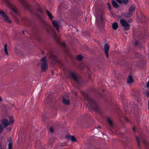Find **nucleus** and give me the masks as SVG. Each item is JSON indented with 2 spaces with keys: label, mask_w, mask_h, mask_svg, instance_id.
Wrapping results in <instances>:
<instances>
[{
  "label": "nucleus",
  "mask_w": 149,
  "mask_h": 149,
  "mask_svg": "<svg viewBox=\"0 0 149 149\" xmlns=\"http://www.w3.org/2000/svg\"><path fill=\"white\" fill-rule=\"evenodd\" d=\"M85 97L91 108L96 111H98L100 110V106L96 104L92 99L86 95H85Z\"/></svg>",
  "instance_id": "obj_1"
},
{
  "label": "nucleus",
  "mask_w": 149,
  "mask_h": 149,
  "mask_svg": "<svg viewBox=\"0 0 149 149\" xmlns=\"http://www.w3.org/2000/svg\"><path fill=\"white\" fill-rule=\"evenodd\" d=\"M135 6L134 5H131L129 9V12L127 13H121V15L124 17L129 18H130L132 15L133 12L135 10Z\"/></svg>",
  "instance_id": "obj_2"
},
{
  "label": "nucleus",
  "mask_w": 149,
  "mask_h": 149,
  "mask_svg": "<svg viewBox=\"0 0 149 149\" xmlns=\"http://www.w3.org/2000/svg\"><path fill=\"white\" fill-rule=\"evenodd\" d=\"M46 58V57L45 56L42 58L40 61L41 62V71L42 72H45L47 70L48 68L47 60Z\"/></svg>",
  "instance_id": "obj_3"
},
{
  "label": "nucleus",
  "mask_w": 149,
  "mask_h": 149,
  "mask_svg": "<svg viewBox=\"0 0 149 149\" xmlns=\"http://www.w3.org/2000/svg\"><path fill=\"white\" fill-rule=\"evenodd\" d=\"M70 75L74 81L77 83L79 82L80 80V77L79 75L77 73L71 72H70Z\"/></svg>",
  "instance_id": "obj_4"
},
{
  "label": "nucleus",
  "mask_w": 149,
  "mask_h": 149,
  "mask_svg": "<svg viewBox=\"0 0 149 149\" xmlns=\"http://www.w3.org/2000/svg\"><path fill=\"white\" fill-rule=\"evenodd\" d=\"M120 22L122 26L124 28L125 31L129 30L130 29V25L123 19H121Z\"/></svg>",
  "instance_id": "obj_5"
},
{
  "label": "nucleus",
  "mask_w": 149,
  "mask_h": 149,
  "mask_svg": "<svg viewBox=\"0 0 149 149\" xmlns=\"http://www.w3.org/2000/svg\"><path fill=\"white\" fill-rule=\"evenodd\" d=\"M49 54V57L52 59L55 62L58 63H60L59 60L57 58L56 56L54 54L52 51H50Z\"/></svg>",
  "instance_id": "obj_6"
},
{
  "label": "nucleus",
  "mask_w": 149,
  "mask_h": 149,
  "mask_svg": "<svg viewBox=\"0 0 149 149\" xmlns=\"http://www.w3.org/2000/svg\"><path fill=\"white\" fill-rule=\"evenodd\" d=\"M104 52L107 58H109L108 52L109 49V46L107 43L104 44Z\"/></svg>",
  "instance_id": "obj_7"
},
{
  "label": "nucleus",
  "mask_w": 149,
  "mask_h": 149,
  "mask_svg": "<svg viewBox=\"0 0 149 149\" xmlns=\"http://www.w3.org/2000/svg\"><path fill=\"white\" fill-rule=\"evenodd\" d=\"M52 21L54 26L56 28L58 32H59V28L60 27L59 22L57 21L53 20H52Z\"/></svg>",
  "instance_id": "obj_8"
},
{
  "label": "nucleus",
  "mask_w": 149,
  "mask_h": 149,
  "mask_svg": "<svg viewBox=\"0 0 149 149\" xmlns=\"http://www.w3.org/2000/svg\"><path fill=\"white\" fill-rule=\"evenodd\" d=\"M137 65L141 69H143L145 67V63L143 60H139L137 63Z\"/></svg>",
  "instance_id": "obj_9"
},
{
  "label": "nucleus",
  "mask_w": 149,
  "mask_h": 149,
  "mask_svg": "<svg viewBox=\"0 0 149 149\" xmlns=\"http://www.w3.org/2000/svg\"><path fill=\"white\" fill-rule=\"evenodd\" d=\"M69 96H67V97L65 96H63L62 99V102L63 103L67 105H69L70 104V102L69 100L67 99V98H68L69 97Z\"/></svg>",
  "instance_id": "obj_10"
},
{
  "label": "nucleus",
  "mask_w": 149,
  "mask_h": 149,
  "mask_svg": "<svg viewBox=\"0 0 149 149\" xmlns=\"http://www.w3.org/2000/svg\"><path fill=\"white\" fill-rule=\"evenodd\" d=\"M99 14L100 15V23L102 24H103L104 23V18L103 15L104 14V11L103 10H100Z\"/></svg>",
  "instance_id": "obj_11"
},
{
  "label": "nucleus",
  "mask_w": 149,
  "mask_h": 149,
  "mask_svg": "<svg viewBox=\"0 0 149 149\" xmlns=\"http://www.w3.org/2000/svg\"><path fill=\"white\" fill-rule=\"evenodd\" d=\"M2 124L3 125L4 128L7 127L9 125V122L8 120L6 119H3L1 120Z\"/></svg>",
  "instance_id": "obj_12"
},
{
  "label": "nucleus",
  "mask_w": 149,
  "mask_h": 149,
  "mask_svg": "<svg viewBox=\"0 0 149 149\" xmlns=\"http://www.w3.org/2000/svg\"><path fill=\"white\" fill-rule=\"evenodd\" d=\"M8 149H12L13 143L12 138L11 137H9L8 139Z\"/></svg>",
  "instance_id": "obj_13"
},
{
  "label": "nucleus",
  "mask_w": 149,
  "mask_h": 149,
  "mask_svg": "<svg viewBox=\"0 0 149 149\" xmlns=\"http://www.w3.org/2000/svg\"><path fill=\"white\" fill-rule=\"evenodd\" d=\"M4 21L6 22H9V23H11V21L9 19L8 17V16L6 14L3 17L2 19Z\"/></svg>",
  "instance_id": "obj_14"
},
{
  "label": "nucleus",
  "mask_w": 149,
  "mask_h": 149,
  "mask_svg": "<svg viewBox=\"0 0 149 149\" xmlns=\"http://www.w3.org/2000/svg\"><path fill=\"white\" fill-rule=\"evenodd\" d=\"M134 82L132 76L129 75L127 79V82L128 84H132Z\"/></svg>",
  "instance_id": "obj_15"
},
{
  "label": "nucleus",
  "mask_w": 149,
  "mask_h": 149,
  "mask_svg": "<svg viewBox=\"0 0 149 149\" xmlns=\"http://www.w3.org/2000/svg\"><path fill=\"white\" fill-rule=\"evenodd\" d=\"M107 120L110 127L113 128V120L110 118H108L107 119Z\"/></svg>",
  "instance_id": "obj_16"
},
{
  "label": "nucleus",
  "mask_w": 149,
  "mask_h": 149,
  "mask_svg": "<svg viewBox=\"0 0 149 149\" xmlns=\"http://www.w3.org/2000/svg\"><path fill=\"white\" fill-rule=\"evenodd\" d=\"M112 27L113 29L116 30L118 27V25L116 22H115L112 24Z\"/></svg>",
  "instance_id": "obj_17"
},
{
  "label": "nucleus",
  "mask_w": 149,
  "mask_h": 149,
  "mask_svg": "<svg viewBox=\"0 0 149 149\" xmlns=\"http://www.w3.org/2000/svg\"><path fill=\"white\" fill-rule=\"evenodd\" d=\"M4 49L6 55L7 56H8L9 54L8 51L7 45L6 43L4 45Z\"/></svg>",
  "instance_id": "obj_18"
},
{
  "label": "nucleus",
  "mask_w": 149,
  "mask_h": 149,
  "mask_svg": "<svg viewBox=\"0 0 149 149\" xmlns=\"http://www.w3.org/2000/svg\"><path fill=\"white\" fill-rule=\"evenodd\" d=\"M112 3L114 7L115 8H117L119 6L118 4L114 0H112Z\"/></svg>",
  "instance_id": "obj_19"
},
{
  "label": "nucleus",
  "mask_w": 149,
  "mask_h": 149,
  "mask_svg": "<svg viewBox=\"0 0 149 149\" xmlns=\"http://www.w3.org/2000/svg\"><path fill=\"white\" fill-rule=\"evenodd\" d=\"M83 56L81 54L77 55L76 57V59L78 61H81L83 59Z\"/></svg>",
  "instance_id": "obj_20"
},
{
  "label": "nucleus",
  "mask_w": 149,
  "mask_h": 149,
  "mask_svg": "<svg viewBox=\"0 0 149 149\" xmlns=\"http://www.w3.org/2000/svg\"><path fill=\"white\" fill-rule=\"evenodd\" d=\"M46 12L48 16L49 17L50 19L52 20V19L54 18V17L52 15L51 13L47 10H46Z\"/></svg>",
  "instance_id": "obj_21"
},
{
  "label": "nucleus",
  "mask_w": 149,
  "mask_h": 149,
  "mask_svg": "<svg viewBox=\"0 0 149 149\" xmlns=\"http://www.w3.org/2000/svg\"><path fill=\"white\" fill-rule=\"evenodd\" d=\"M143 142L146 145V149H149V142L146 140H144Z\"/></svg>",
  "instance_id": "obj_22"
},
{
  "label": "nucleus",
  "mask_w": 149,
  "mask_h": 149,
  "mask_svg": "<svg viewBox=\"0 0 149 149\" xmlns=\"http://www.w3.org/2000/svg\"><path fill=\"white\" fill-rule=\"evenodd\" d=\"M6 14L3 10H0V17L1 19H2Z\"/></svg>",
  "instance_id": "obj_23"
},
{
  "label": "nucleus",
  "mask_w": 149,
  "mask_h": 149,
  "mask_svg": "<svg viewBox=\"0 0 149 149\" xmlns=\"http://www.w3.org/2000/svg\"><path fill=\"white\" fill-rule=\"evenodd\" d=\"M136 141L137 143V144L138 147H140V139L137 136H135Z\"/></svg>",
  "instance_id": "obj_24"
},
{
  "label": "nucleus",
  "mask_w": 149,
  "mask_h": 149,
  "mask_svg": "<svg viewBox=\"0 0 149 149\" xmlns=\"http://www.w3.org/2000/svg\"><path fill=\"white\" fill-rule=\"evenodd\" d=\"M69 140H71L72 141H76L77 140L74 136H72L70 138Z\"/></svg>",
  "instance_id": "obj_25"
},
{
  "label": "nucleus",
  "mask_w": 149,
  "mask_h": 149,
  "mask_svg": "<svg viewBox=\"0 0 149 149\" xmlns=\"http://www.w3.org/2000/svg\"><path fill=\"white\" fill-rule=\"evenodd\" d=\"M9 125L12 123V124L14 122V120L13 117H10V118Z\"/></svg>",
  "instance_id": "obj_26"
},
{
  "label": "nucleus",
  "mask_w": 149,
  "mask_h": 149,
  "mask_svg": "<svg viewBox=\"0 0 149 149\" xmlns=\"http://www.w3.org/2000/svg\"><path fill=\"white\" fill-rule=\"evenodd\" d=\"M3 129V128L2 124L0 123V134L2 132Z\"/></svg>",
  "instance_id": "obj_27"
},
{
  "label": "nucleus",
  "mask_w": 149,
  "mask_h": 149,
  "mask_svg": "<svg viewBox=\"0 0 149 149\" xmlns=\"http://www.w3.org/2000/svg\"><path fill=\"white\" fill-rule=\"evenodd\" d=\"M24 6L26 7V3L24 2V0H18Z\"/></svg>",
  "instance_id": "obj_28"
},
{
  "label": "nucleus",
  "mask_w": 149,
  "mask_h": 149,
  "mask_svg": "<svg viewBox=\"0 0 149 149\" xmlns=\"http://www.w3.org/2000/svg\"><path fill=\"white\" fill-rule=\"evenodd\" d=\"M15 52L17 54H18L19 53V50L18 49V47H15Z\"/></svg>",
  "instance_id": "obj_29"
},
{
  "label": "nucleus",
  "mask_w": 149,
  "mask_h": 149,
  "mask_svg": "<svg viewBox=\"0 0 149 149\" xmlns=\"http://www.w3.org/2000/svg\"><path fill=\"white\" fill-rule=\"evenodd\" d=\"M11 10H12V11L15 13L16 14H17V10L15 8H11Z\"/></svg>",
  "instance_id": "obj_30"
},
{
  "label": "nucleus",
  "mask_w": 149,
  "mask_h": 149,
  "mask_svg": "<svg viewBox=\"0 0 149 149\" xmlns=\"http://www.w3.org/2000/svg\"><path fill=\"white\" fill-rule=\"evenodd\" d=\"M55 40L58 44L60 43V38H58L56 37L55 38Z\"/></svg>",
  "instance_id": "obj_31"
},
{
  "label": "nucleus",
  "mask_w": 149,
  "mask_h": 149,
  "mask_svg": "<svg viewBox=\"0 0 149 149\" xmlns=\"http://www.w3.org/2000/svg\"><path fill=\"white\" fill-rule=\"evenodd\" d=\"M72 136L69 135V134H67L65 136V137L67 139L69 140L70 139V138Z\"/></svg>",
  "instance_id": "obj_32"
},
{
  "label": "nucleus",
  "mask_w": 149,
  "mask_h": 149,
  "mask_svg": "<svg viewBox=\"0 0 149 149\" xmlns=\"http://www.w3.org/2000/svg\"><path fill=\"white\" fill-rule=\"evenodd\" d=\"M4 1L7 3L10 6H11V4L9 2L8 0H3Z\"/></svg>",
  "instance_id": "obj_33"
},
{
  "label": "nucleus",
  "mask_w": 149,
  "mask_h": 149,
  "mask_svg": "<svg viewBox=\"0 0 149 149\" xmlns=\"http://www.w3.org/2000/svg\"><path fill=\"white\" fill-rule=\"evenodd\" d=\"M49 131L51 133H52L54 132V129L52 127H50L49 129Z\"/></svg>",
  "instance_id": "obj_34"
},
{
  "label": "nucleus",
  "mask_w": 149,
  "mask_h": 149,
  "mask_svg": "<svg viewBox=\"0 0 149 149\" xmlns=\"http://www.w3.org/2000/svg\"><path fill=\"white\" fill-rule=\"evenodd\" d=\"M38 12H39L41 14H42V9L40 8H38Z\"/></svg>",
  "instance_id": "obj_35"
},
{
  "label": "nucleus",
  "mask_w": 149,
  "mask_h": 149,
  "mask_svg": "<svg viewBox=\"0 0 149 149\" xmlns=\"http://www.w3.org/2000/svg\"><path fill=\"white\" fill-rule=\"evenodd\" d=\"M122 0V2H123L125 4H127L128 0Z\"/></svg>",
  "instance_id": "obj_36"
},
{
  "label": "nucleus",
  "mask_w": 149,
  "mask_h": 149,
  "mask_svg": "<svg viewBox=\"0 0 149 149\" xmlns=\"http://www.w3.org/2000/svg\"><path fill=\"white\" fill-rule=\"evenodd\" d=\"M133 21V20L132 19H130L128 20V23H131Z\"/></svg>",
  "instance_id": "obj_37"
},
{
  "label": "nucleus",
  "mask_w": 149,
  "mask_h": 149,
  "mask_svg": "<svg viewBox=\"0 0 149 149\" xmlns=\"http://www.w3.org/2000/svg\"><path fill=\"white\" fill-rule=\"evenodd\" d=\"M107 5L108 6L109 9V10H111V7L110 5V4L109 3H108Z\"/></svg>",
  "instance_id": "obj_38"
},
{
  "label": "nucleus",
  "mask_w": 149,
  "mask_h": 149,
  "mask_svg": "<svg viewBox=\"0 0 149 149\" xmlns=\"http://www.w3.org/2000/svg\"><path fill=\"white\" fill-rule=\"evenodd\" d=\"M146 87L149 89V81L147 82Z\"/></svg>",
  "instance_id": "obj_39"
},
{
  "label": "nucleus",
  "mask_w": 149,
  "mask_h": 149,
  "mask_svg": "<svg viewBox=\"0 0 149 149\" xmlns=\"http://www.w3.org/2000/svg\"><path fill=\"white\" fill-rule=\"evenodd\" d=\"M49 142L50 143V144H52L54 142L53 141H52L51 139H50L49 140Z\"/></svg>",
  "instance_id": "obj_40"
},
{
  "label": "nucleus",
  "mask_w": 149,
  "mask_h": 149,
  "mask_svg": "<svg viewBox=\"0 0 149 149\" xmlns=\"http://www.w3.org/2000/svg\"><path fill=\"white\" fill-rule=\"evenodd\" d=\"M117 1L120 3H122V1L121 0H116Z\"/></svg>",
  "instance_id": "obj_41"
},
{
  "label": "nucleus",
  "mask_w": 149,
  "mask_h": 149,
  "mask_svg": "<svg viewBox=\"0 0 149 149\" xmlns=\"http://www.w3.org/2000/svg\"><path fill=\"white\" fill-rule=\"evenodd\" d=\"M139 42L138 41H136L135 42L134 44L136 45H137L139 44Z\"/></svg>",
  "instance_id": "obj_42"
},
{
  "label": "nucleus",
  "mask_w": 149,
  "mask_h": 149,
  "mask_svg": "<svg viewBox=\"0 0 149 149\" xmlns=\"http://www.w3.org/2000/svg\"><path fill=\"white\" fill-rule=\"evenodd\" d=\"M6 129L8 130L9 131H10L11 130V127H8V128H7Z\"/></svg>",
  "instance_id": "obj_43"
},
{
  "label": "nucleus",
  "mask_w": 149,
  "mask_h": 149,
  "mask_svg": "<svg viewBox=\"0 0 149 149\" xmlns=\"http://www.w3.org/2000/svg\"><path fill=\"white\" fill-rule=\"evenodd\" d=\"M147 95L148 97H149V92L148 91H147Z\"/></svg>",
  "instance_id": "obj_44"
},
{
  "label": "nucleus",
  "mask_w": 149,
  "mask_h": 149,
  "mask_svg": "<svg viewBox=\"0 0 149 149\" xmlns=\"http://www.w3.org/2000/svg\"><path fill=\"white\" fill-rule=\"evenodd\" d=\"M46 30L47 31V32L48 33H49V30L47 29V28H46Z\"/></svg>",
  "instance_id": "obj_45"
},
{
  "label": "nucleus",
  "mask_w": 149,
  "mask_h": 149,
  "mask_svg": "<svg viewBox=\"0 0 149 149\" xmlns=\"http://www.w3.org/2000/svg\"><path fill=\"white\" fill-rule=\"evenodd\" d=\"M133 130L134 132L135 131L136 129L135 127H134L133 128Z\"/></svg>",
  "instance_id": "obj_46"
},
{
  "label": "nucleus",
  "mask_w": 149,
  "mask_h": 149,
  "mask_svg": "<svg viewBox=\"0 0 149 149\" xmlns=\"http://www.w3.org/2000/svg\"><path fill=\"white\" fill-rule=\"evenodd\" d=\"M2 101V99L1 97L0 96V102H1Z\"/></svg>",
  "instance_id": "obj_47"
},
{
  "label": "nucleus",
  "mask_w": 149,
  "mask_h": 149,
  "mask_svg": "<svg viewBox=\"0 0 149 149\" xmlns=\"http://www.w3.org/2000/svg\"><path fill=\"white\" fill-rule=\"evenodd\" d=\"M117 17H118V18H119V19H121V18H122L121 17V16H117Z\"/></svg>",
  "instance_id": "obj_48"
},
{
  "label": "nucleus",
  "mask_w": 149,
  "mask_h": 149,
  "mask_svg": "<svg viewBox=\"0 0 149 149\" xmlns=\"http://www.w3.org/2000/svg\"><path fill=\"white\" fill-rule=\"evenodd\" d=\"M126 119V120L128 122L129 121V119L128 118H125Z\"/></svg>",
  "instance_id": "obj_49"
},
{
  "label": "nucleus",
  "mask_w": 149,
  "mask_h": 149,
  "mask_svg": "<svg viewBox=\"0 0 149 149\" xmlns=\"http://www.w3.org/2000/svg\"><path fill=\"white\" fill-rule=\"evenodd\" d=\"M67 96H68V95H65L64 96H65V97H67Z\"/></svg>",
  "instance_id": "obj_50"
},
{
  "label": "nucleus",
  "mask_w": 149,
  "mask_h": 149,
  "mask_svg": "<svg viewBox=\"0 0 149 149\" xmlns=\"http://www.w3.org/2000/svg\"><path fill=\"white\" fill-rule=\"evenodd\" d=\"M22 33L23 34H24V31H22Z\"/></svg>",
  "instance_id": "obj_51"
},
{
  "label": "nucleus",
  "mask_w": 149,
  "mask_h": 149,
  "mask_svg": "<svg viewBox=\"0 0 149 149\" xmlns=\"http://www.w3.org/2000/svg\"><path fill=\"white\" fill-rule=\"evenodd\" d=\"M38 16L39 18L40 17V15H38Z\"/></svg>",
  "instance_id": "obj_52"
},
{
  "label": "nucleus",
  "mask_w": 149,
  "mask_h": 149,
  "mask_svg": "<svg viewBox=\"0 0 149 149\" xmlns=\"http://www.w3.org/2000/svg\"><path fill=\"white\" fill-rule=\"evenodd\" d=\"M98 127L99 128H101V127L100 126H98Z\"/></svg>",
  "instance_id": "obj_53"
},
{
  "label": "nucleus",
  "mask_w": 149,
  "mask_h": 149,
  "mask_svg": "<svg viewBox=\"0 0 149 149\" xmlns=\"http://www.w3.org/2000/svg\"><path fill=\"white\" fill-rule=\"evenodd\" d=\"M42 53L43 54H44V52H42Z\"/></svg>",
  "instance_id": "obj_54"
},
{
  "label": "nucleus",
  "mask_w": 149,
  "mask_h": 149,
  "mask_svg": "<svg viewBox=\"0 0 149 149\" xmlns=\"http://www.w3.org/2000/svg\"><path fill=\"white\" fill-rule=\"evenodd\" d=\"M47 26H49V25L48 24H47Z\"/></svg>",
  "instance_id": "obj_55"
},
{
  "label": "nucleus",
  "mask_w": 149,
  "mask_h": 149,
  "mask_svg": "<svg viewBox=\"0 0 149 149\" xmlns=\"http://www.w3.org/2000/svg\"><path fill=\"white\" fill-rule=\"evenodd\" d=\"M148 109H149V105H148Z\"/></svg>",
  "instance_id": "obj_56"
},
{
  "label": "nucleus",
  "mask_w": 149,
  "mask_h": 149,
  "mask_svg": "<svg viewBox=\"0 0 149 149\" xmlns=\"http://www.w3.org/2000/svg\"><path fill=\"white\" fill-rule=\"evenodd\" d=\"M148 105H149V101L148 102Z\"/></svg>",
  "instance_id": "obj_57"
},
{
  "label": "nucleus",
  "mask_w": 149,
  "mask_h": 149,
  "mask_svg": "<svg viewBox=\"0 0 149 149\" xmlns=\"http://www.w3.org/2000/svg\"><path fill=\"white\" fill-rule=\"evenodd\" d=\"M52 74H53V72L52 71Z\"/></svg>",
  "instance_id": "obj_58"
},
{
  "label": "nucleus",
  "mask_w": 149,
  "mask_h": 149,
  "mask_svg": "<svg viewBox=\"0 0 149 149\" xmlns=\"http://www.w3.org/2000/svg\"><path fill=\"white\" fill-rule=\"evenodd\" d=\"M2 149V148H1V149Z\"/></svg>",
  "instance_id": "obj_59"
}]
</instances>
